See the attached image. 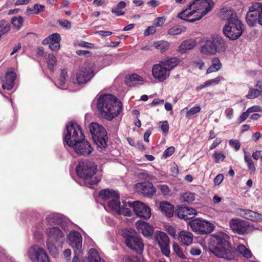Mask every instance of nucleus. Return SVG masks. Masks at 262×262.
<instances>
[{"label":"nucleus","mask_w":262,"mask_h":262,"mask_svg":"<svg viewBox=\"0 0 262 262\" xmlns=\"http://www.w3.org/2000/svg\"><path fill=\"white\" fill-rule=\"evenodd\" d=\"M28 254L29 258L33 262H50L45 250L37 245L31 247Z\"/></svg>","instance_id":"f8f14e48"},{"label":"nucleus","mask_w":262,"mask_h":262,"mask_svg":"<svg viewBox=\"0 0 262 262\" xmlns=\"http://www.w3.org/2000/svg\"><path fill=\"white\" fill-rule=\"evenodd\" d=\"M156 31V28L154 26L148 27L144 31V35L147 36L150 34L155 33Z\"/></svg>","instance_id":"13d9d810"},{"label":"nucleus","mask_w":262,"mask_h":262,"mask_svg":"<svg viewBox=\"0 0 262 262\" xmlns=\"http://www.w3.org/2000/svg\"><path fill=\"white\" fill-rule=\"evenodd\" d=\"M179 61V60L177 58L173 57L165 60L161 62V64L169 72L171 70L178 64Z\"/></svg>","instance_id":"2f4dec72"},{"label":"nucleus","mask_w":262,"mask_h":262,"mask_svg":"<svg viewBox=\"0 0 262 262\" xmlns=\"http://www.w3.org/2000/svg\"><path fill=\"white\" fill-rule=\"evenodd\" d=\"M230 226L233 231L241 235L246 233L249 228L248 222L240 219H232L230 222Z\"/></svg>","instance_id":"a211bd4d"},{"label":"nucleus","mask_w":262,"mask_h":262,"mask_svg":"<svg viewBox=\"0 0 262 262\" xmlns=\"http://www.w3.org/2000/svg\"><path fill=\"white\" fill-rule=\"evenodd\" d=\"M159 187L164 195H167L169 193V189L166 185H159Z\"/></svg>","instance_id":"0e129e2a"},{"label":"nucleus","mask_w":262,"mask_h":262,"mask_svg":"<svg viewBox=\"0 0 262 262\" xmlns=\"http://www.w3.org/2000/svg\"><path fill=\"white\" fill-rule=\"evenodd\" d=\"M159 208L161 211L167 217H171L173 215L174 206L166 201H162L160 203Z\"/></svg>","instance_id":"bb28decb"},{"label":"nucleus","mask_w":262,"mask_h":262,"mask_svg":"<svg viewBox=\"0 0 262 262\" xmlns=\"http://www.w3.org/2000/svg\"><path fill=\"white\" fill-rule=\"evenodd\" d=\"M57 242H47V248L50 254L54 258L58 257L59 254V248L56 245Z\"/></svg>","instance_id":"473e14b6"},{"label":"nucleus","mask_w":262,"mask_h":262,"mask_svg":"<svg viewBox=\"0 0 262 262\" xmlns=\"http://www.w3.org/2000/svg\"><path fill=\"white\" fill-rule=\"evenodd\" d=\"M97 170L94 163L89 160L79 161L76 167L77 176L84 180L85 183L90 186L97 184L101 177L95 176Z\"/></svg>","instance_id":"423d86ee"},{"label":"nucleus","mask_w":262,"mask_h":262,"mask_svg":"<svg viewBox=\"0 0 262 262\" xmlns=\"http://www.w3.org/2000/svg\"><path fill=\"white\" fill-rule=\"evenodd\" d=\"M89 262H103L101 260L98 252L94 249H91L89 251Z\"/></svg>","instance_id":"e433bc0d"},{"label":"nucleus","mask_w":262,"mask_h":262,"mask_svg":"<svg viewBox=\"0 0 262 262\" xmlns=\"http://www.w3.org/2000/svg\"><path fill=\"white\" fill-rule=\"evenodd\" d=\"M16 74L14 72H7L5 74V79L3 80L2 88L4 90L10 91L14 85Z\"/></svg>","instance_id":"b1692460"},{"label":"nucleus","mask_w":262,"mask_h":262,"mask_svg":"<svg viewBox=\"0 0 262 262\" xmlns=\"http://www.w3.org/2000/svg\"><path fill=\"white\" fill-rule=\"evenodd\" d=\"M169 46V42L164 40H160L154 43L155 48L160 50L161 52H165L168 49Z\"/></svg>","instance_id":"4c0bfd02"},{"label":"nucleus","mask_w":262,"mask_h":262,"mask_svg":"<svg viewBox=\"0 0 262 262\" xmlns=\"http://www.w3.org/2000/svg\"><path fill=\"white\" fill-rule=\"evenodd\" d=\"M137 177L140 180H147L150 178V175L147 171H143L136 173Z\"/></svg>","instance_id":"8fccbe9b"},{"label":"nucleus","mask_w":262,"mask_h":262,"mask_svg":"<svg viewBox=\"0 0 262 262\" xmlns=\"http://www.w3.org/2000/svg\"><path fill=\"white\" fill-rule=\"evenodd\" d=\"M246 19L250 26H254L257 23L262 26V3H255L249 7Z\"/></svg>","instance_id":"9d476101"},{"label":"nucleus","mask_w":262,"mask_h":262,"mask_svg":"<svg viewBox=\"0 0 262 262\" xmlns=\"http://www.w3.org/2000/svg\"><path fill=\"white\" fill-rule=\"evenodd\" d=\"M122 232L127 247L138 254H142L144 249V244L140 236L133 230L125 229Z\"/></svg>","instance_id":"1a4fd4ad"},{"label":"nucleus","mask_w":262,"mask_h":262,"mask_svg":"<svg viewBox=\"0 0 262 262\" xmlns=\"http://www.w3.org/2000/svg\"><path fill=\"white\" fill-rule=\"evenodd\" d=\"M210 250L216 256L231 260L234 258V250L226 237L221 235H214L209 242Z\"/></svg>","instance_id":"39448f33"},{"label":"nucleus","mask_w":262,"mask_h":262,"mask_svg":"<svg viewBox=\"0 0 262 262\" xmlns=\"http://www.w3.org/2000/svg\"><path fill=\"white\" fill-rule=\"evenodd\" d=\"M127 205H128V202L122 201V205H120L117 213L119 215H123L127 216H132V213L131 210L129 208L126 207Z\"/></svg>","instance_id":"f704fd0d"},{"label":"nucleus","mask_w":262,"mask_h":262,"mask_svg":"<svg viewBox=\"0 0 262 262\" xmlns=\"http://www.w3.org/2000/svg\"><path fill=\"white\" fill-rule=\"evenodd\" d=\"M128 206L132 208L135 213L140 217L147 219L151 216L149 207L141 202L136 201L134 203L128 202Z\"/></svg>","instance_id":"ddd939ff"},{"label":"nucleus","mask_w":262,"mask_h":262,"mask_svg":"<svg viewBox=\"0 0 262 262\" xmlns=\"http://www.w3.org/2000/svg\"><path fill=\"white\" fill-rule=\"evenodd\" d=\"M143 77L136 73L126 76L125 77V83L130 87L143 84Z\"/></svg>","instance_id":"a878e982"},{"label":"nucleus","mask_w":262,"mask_h":262,"mask_svg":"<svg viewBox=\"0 0 262 262\" xmlns=\"http://www.w3.org/2000/svg\"><path fill=\"white\" fill-rule=\"evenodd\" d=\"M237 249L239 253L242 254L245 257L248 258L251 257L252 253L251 251L245 246L239 245L238 246Z\"/></svg>","instance_id":"58836bf2"},{"label":"nucleus","mask_w":262,"mask_h":262,"mask_svg":"<svg viewBox=\"0 0 262 262\" xmlns=\"http://www.w3.org/2000/svg\"><path fill=\"white\" fill-rule=\"evenodd\" d=\"M122 106L121 102L112 94H102L97 100V108L99 116L108 121L118 116Z\"/></svg>","instance_id":"f03ea898"},{"label":"nucleus","mask_w":262,"mask_h":262,"mask_svg":"<svg viewBox=\"0 0 262 262\" xmlns=\"http://www.w3.org/2000/svg\"><path fill=\"white\" fill-rule=\"evenodd\" d=\"M196 213L195 209L184 206L179 207L175 212L176 215L179 218L184 220L192 219Z\"/></svg>","instance_id":"6ab92c4d"},{"label":"nucleus","mask_w":262,"mask_h":262,"mask_svg":"<svg viewBox=\"0 0 262 262\" xmlns=\"http://www.w3.org/2000/svg\"><path fill=\"white\" fill-rule=\"evenodd\" d=\"M196 45L195 41L192 39H188L183 41L179 47V51L184 53L187 50L193 49Z\"/></svg>","instance_id":"c85d7f7f"},{"label":"nucleus","mask_w":262,"mask_h":262,"mask_svg":"<svg viewBox=\"0 0 262 262\" xmlns=\"http://www.w3.org/2000/svg\"><path fill=\"white\" fill-rule=\"evenodd\" d=\"M173 250L176 253V254L183 259L186 258L185 256L183 254L182 249L180 248L179 246L177 243H174L173 244Z\"/></svg>","instance_id":"de8ad7c7"},{"label":"nucleus","mask_w":262,"mask_h":262,"mask_svg":"<svg viewBox=\"0 0 262 262\" xmlns=\"http://www.w3.org/2000/svg\"><path fill=\"white\" fill-rule=\"evenodd\" d=\"M224 179V176L223 174H217L214 179V183L215 185H220Z\"/></svg>","instance_id":"680f3d73"},{"label":"nucleus","mask_w":262,"mask_h":262,"mask_svg":"<svg viewBox=\"0 0 262 262\" xmlns=\"http://www.w3.org/2000/svg\"><path fill=\"white\" fill-rule=\"evenodd\" d=\"M50 38V42H60L61 40V37L59 34L58 33H54L49 36Z\"/></svg>","instance_id":"5fc2aeb1"},{"label":"nucleus","mask_w":262,"mask_h":262,"mask_svg":"<svg viewBox=\"0 0 262 262\" xmlns=\"http://www.w3.org/2000/svg\"><path fill=\"white\" fill-rule=\"evenodd\" d=\"M213 156L215 158L216 163L219 162L220 160H224L225 158V155L221 152H215Z\"/></svg>","instance_id":"bf43d9fd"},{"label":"nucleus","mask_w":262,"mask_h":262,"mask_svg":"<svg viewBox=\"0 0 262 262\" xmlns=\"http://www.w3.org/2000/svg\"><path fill=\"white\" fill-rule=\"evenodd\" d=\"M56 62V58L52 54H50L48 55V67L50 71H53L54 66Z\"/></svg>","instance_id":"49530a36"},{"label":"nucleus","mask_w":262,"mask_h":262,"mask_svg":"<svg viewBox=\"0 0 262 262\" xmlns=\"http://www.w3.org/2000/svg\"><path fill=\"white\" fill-rule=\"evenodd\" d=\"M5 25V26L0 30V33L2 35L7 33L10 30V25L8 23H6Z\"/></svg>","instance_id":"774afa93"},{"label":"nucleus","mask_w":262,"mask_h":262,"mask_svg":"<svg viewBox=\"0 0 262 262\" xmlns=\"http://www.w3.org/2000/svg\"><path fill=\"white\" fill-rule=\"evenodd\" d=\"M152 73L154 77L160 81H164L169 74V72L162 64H155L152 68Z\"/></svg>","instance_id":"412c9836"},{"label":"nucleus","mask_w":262,"mask_h":262,"mask_svg":"<svg viewBox=\"0 0 262 262\" xmlns=\"http://www.w3.org/2000/svg\"><path fill=\"white\" fill-rule=\"evenodd\" d=\"M11 22L15 28L19 29L23 25L24 19L21 16H14L12 18Z\"/></svg>","instance_id":"a19ab883"},{"label":"nucleus","mask_w":262,"mask_h":262,"mask_svg":"<svg viewBox=\"0 0 262 262\" xmlns=\"http://www.w3.org/2000/svg\"><path fill=\"white\" fill-rule=\"evenodd\" d=\"M193 231L200 234H207L213 231L214 225L205 220L196 219L189 222Z\"/></svg>","instance_id":"9b49d317"},{"label":"nucleus","mask_w":262,"mask_h":262,"mask_svg":"<svg viewBox=\"0 0 262 262\" xmlns=\"http://www.w3.org/2000/svg\"><path fill=\"white\" fill-rule=\"evenodd\" d=\"M156 241L158 243L163 254L169 257L170 253L169 239L167 235L162 231H157L155 235Z\"/></svg>","instance_id":"2eb2a0df"},{"label":"nucleus","mask_w":262,"mask_h":262,"mask_svg":"<svg viewBox=\"0 0 262 262\" xmlns=\"http://www.w3.org/2000/svg\"><path fill=\"white\" fill-rule=\"evenodd\" d=\"M125 6L126 3L124 2H120L115 7L112 9V12L117 16L123 15L124 14V12H123L122 10Z\"/></svg>","instance_id":"c9c22d12"},{"label":"nucleus","mask_w":262,"mask_h":262,"mask_svg":"<svg viewBox=\"0 0 262 262\" xmlns=\"http://www.w3.org/2000/svg\"><path fill=\"white\" fill-rule=\"evenodd\" d=\"M194 194L191 192L184 193L180 196V200L182 202L190 203L194 201Z\"/></svg>","instance_id":"ea45409f"},{"label":"nucleus","mask_w":262,"mask_h":262,"mask_svg":"<svg viewBox=\"0 0 262 262\" xmlns=\"http://www.w3.org/2000/svg\"><path fill=\"white\" fill-rule=\"evenodd\" d=\"M117 192L108 189L101 190L99 193V196L104 200H110L114 196H116Z\"/></svg>","instance_id":"72a5a7b5"},{"label":"nucleus","mask_w":262,"mask_h":262,"mask_svg":"<svg viewBox=\"0 0 262 262\" xmlns=\"http://www.w3.org/2000/svg\"><path fill=\"white\" fill-rule=\"evenodd\" d=\"M136 226L139 233L148 238H151L154 233L152 226L145 222H137Z\"/></svg>","instance_id":"4be33fe9"},{"label":"nucleus","mask_w":262,"mask_h":262,"mask_svg":"<svg viewBox=\"0 0 262 262\" xmlns=\"http://www.w3.org/2000/svg\"><path fill=\"white\" fill-rule=\"evenodd\" d=\"M222 67V63L218 58L213 57L211 61V65L207 70L206 74H209L219 71Z\"/></svg>","instance_id":"7c9ffc66"},{"label":"nucleus","mask_w":262,"mask_h":262,"mask_svg":"<svg viewBox=\"0 0 262 262\" xmlns=\"http://www.w3.org/2000/svg\"><path fill=\"white\" fill-rule=\"evenodd\" d=\"M201 110L200 106H194L188 110L186 113V117L190 118L196 113H199Z\"/></svg>","instance_id":"09e8293b"},{"label":"nucleus","mask_w":262,"mask_h":262,"mask_svg":"<svg viewBox=\"0 0 262 262\" xmlns=\"http://www.w3.org/2000/svg\"><path fill=\"white\" fill-rule=\"evenodd\" d=\"M45 7L42 5L35 4L33 9H31L29 8H27V10L32 12L34 14H38L39 13L44 11Z\"/></svg>","instance_id":"c03bdc74"},{"label":"nucleus","mask_w":262,"mask_h":262,"mask_svg":"<svg viewBox=\"0 0 262 262\" xmlns=\"http://www.w3.org/2000/svg\"><path fill=\"white\" fill-rule=\"evenodd\" d=\"M58 23L59 25L62 26L63 28H65L66 29H70L71 28V24L69 20L65 19H59L58 20Z\"/></svg>","instance_id":"864d4df0"},{"label":"nucleus","mask_w":262,"mask_h":262,"mask_svg":"<svg viewBox=\"0 0 262 262\" xmlns=\"http://www.w3.org/2000/svg\"><path fill=\"white\" fill-rule=\"evenodd\" d=\"M229 145L233 147L236 151L238 150L241 147V143L238 140H230L229 141Z\"/></svg>","instance_id":"603ef678"},{"label":"nucleus","mask_w":262,"mask_h":262,"mask_svg":"<svg viewBox=\"0 0 262 262\" xmlns=\"http://www.w3.org/2000/svg\"><path fill=\"white\" fill-rule=\"evenodd\" d=\"M74 256L72 262H86V259H84L81 255V252H74Z\"/></svg>","instance_id":"3c124183"},{"label":"nucleus","mask_w":262,"mask_h":262,"mask_svg":"<svg viewBox=\"0 0 262 262\" xmlns=\"http://www.w3.org/2000/svg\"><path fill=\"white\" fill-rule=\"evenodd\" d=\"M46 221L50 225H59L62 229H65V222L61 214L52 213L47 216Z\"/></svg>","instance_id":"393cba45"},{"label":"nucleus","mask_w":262,"mask_h":262,"mask_svg":"<svg viewBox=\"0 0 262 262\" xmlns=\"http://www.w3.org/2000/svg\"><path fill=\"white\" fill-rule=\"evenodd\" d=\"M210 0H195L188 7L178 13V17L189 23L199 20L209 12L212 7Z\"/></svg>","instance_id":"7ed1b4c3"},{"label":"nucleus","mask_w":262,"mask_h":262,"mask_svg":"<svg viewBox=\"0 0 262 262\" xmlns=\"http://www.w3.org/2000/svg\"><path fill=\"white\" fill-rule=\"evenodd\" d=\"M227 47L225 39L219 35H213L203 41L200 47V52L206 55H214L217 53H224Z\"/></svg>","instance_id":"0eeeda50"},{"label":"nucleus","mask_w":262,"mask_h":262,"mask_svg":"<svg viewBox=\"0 0 262 262\" xmlns=\"http://www.w3.org/2000/svg\"><path fill=\"white\" fill-rule=\"evenodd\" d=\"M182 32V28L180 26H175L168 31V34L176 35L180 34Z\"/></svg>","instance_id":"a18cd8bd"},{"label":"nucleus","mask_w":262,"mask_h":262,"mask_svg":"<svg viewBox=\"0 0 262 262\" xmlns=\"http://www.w3.org/2000/svg\"><path fill=\"white\" fill-rule=\"evenodd\" d=\"M124 262H143L140 259L134 256L125 257Z\"/></svg>","instance_id":"6e6d98bb"},{"label":"nucleus","mask_w":262,"mask_h":262,"mask_svg":"<svg viewBox=\"0 0 262 262\" xmlns=\"http://www.w3.org/2000/svg\"><path fill=\"white\" fill-rule=\"evenodd\" d=\"M175 149L173 146H170L167 148L163 153V156L167 158L171 156L174 152Z\"/></svg>","instance_id":"4d7b16f0"},{"label":"nucleus","mask_w":262,"mask_h":262,"mask_svg":"<svg viewBox=\"0 0 262 262\" xmlns=\"http://www.w3.org/2000/svg\"><path fill=\"white\" fill-rule=\"evenodd\" d=\"M60 42H51L50 43L49 48L52 51H57L60 48Z\"/></svg>","instance_id":"69168bd1"},{"label":"nucleus","mask_w":262,"mask_h":262,"mask_svg":"<svg viewBox=\"0 0 262 262\" xmlns=\"http://www.w3.org/2000/svg\"><path fill=\"white\" fill-rule=\"evenodd\" d=\"M161 123V129L164 133H167L169 130V124L167 121L160 122Z\"/></svg>","instance_id":"052dcab7"},{"label":"nucleus","mask_w":262,"mask_h":262,"mask_svg":"<svg viewBox=\"0 0 262 262\" xmlns=\"http://www.w3.org/2000/svg\"><path fill=\"white\" fill-rule=\"evenodd\" d=\"M68 77L67 71L65 69L61 70L60 75L59 78V85L64 86L67 83L66 78Z\"/></svg>","instance_id":"37998d69"},{"label":"nucleus","mask_w":262,"mask_h":262,"mask_svg":"<svg viewBox=\"0 0 262 262\" xmlns=\"http://www.w3.org/2000/svg\"><path fill=\"white\" fill-rule=\"evenodd\" d=\"M238 214L240 216L253 222H262V214L253 210L245 209H239Z\"/></svg>","instance_id":"aec40b11"},{"label":"nucleus","mask_w":262,"mask_h":262,"mask_svg":"<svg viewBox=\"0 0 262 262\" xmlns=\"http://www.w3.org/2000/svg\"><path fill=\"white\" fill-rule=\"evenodd\" d=\"M63 143L72 147L79 155L89 156L93 151L90 143L85 139L81 127L72 121L66 125Z\"/></svg>","instance_id":"f257e3e1"},{"label":"nucleus","mask_w":262,"mask_h":262,"mask_svg":"<svg viewBox=\"0 0 262 262\" xmlns=\"http://www.w3.org/2000/svg\"><path fill=\"white\" fill-rule=\"evenodd\" d=\"M261 90L257 89L250 88L248 94L246 95L248 99H252L257 97L261 94Z\"/></svg>","instance_id":"79ce46f5"},{"label":"nucleus","mask_w":262,"mask_h":262,"mask_svg":"<svg viewBox=\"0 0 262 262\" xmlns=\"http://www.w3.org/2000/svg\"><path fill=\"white\" fill-rule=\"evenodd\" d=\"M168 233L173 236L174 238L176 236V229L171 226H168L167 228Z\"/></svg>","instance_id":"338daca9"},{"label":"nucleus","mask_w":262,"mask_h":262,"mask_svg":"<svg viewBox=\"0 0 262 262\" xmlns=\"http://www.w3.org/2000/svg\"><path fill=\"white\" fill-rule=\"evenodd\" d=\"M223 19L227 20V24L223 28V33L231 40L238 39L243 34L244 25L238 19L236 13L231 9L224 11L222 9Z\"/></svg>","instance_id":"20e7f679"},{"label":"nucleus","mask_w":262,"mask_h":262,"mask_svg":"<svg viewBox=\"0 0 262 262\" xmlns=\"http://www.w3.org/2000/svg\"><path fill=\"white\" fill-rule=\"evenodd\" d=\"M89 129L94 142L102 151L107 146L108 136L105 128L97 122L89 125Z\"/></svg>","instance_id":"6e6552de"},{"label":"nucleus","mask_w":262,"mask_h":262,"mask_svg":"<svg viewBox=\"0 0 262 262\" xmlns=\"http://www.w3.org/2000/svg\"><path fill=\"white\" fill-rule=\"evenodd\" d=\"M94 76L91 66L84 64L76 74V80L78 84H85Z\"/></svg>","instance_id":"4468645a"},{"label":"nucleus","mask_w":262,"mask_h":262,"mask_svg":"<svg viewBox=\"0 0 262 262\" xmlns=\"http://www.w3.org/2000/svg\"><path fill=\"white\" fill-rule=\"evenodd\" d=\"M138 191L145 196H151L156 192V188L154 187L151 182H141L136 184Z\"/></svg>","instance_id":"5701e85b"},{"label":"nucleus","mask_w":262,"mask_h":262,"mask_svg":"<svg viewBox=\"0 0 262 262\" xmlns=\"http://www.w3.org/2000/svg\"><path fill=\"white\" fill-rule=\"evenodd\" d=\"M165 19L164 17H159L155 20V25L157 27L161 26L165 22Z\"/></svg>","instance_id":"e2e57ef3"},{"label":"nucleus","mask_w":262,"mask_h":262,"mask_svg":"<svg viewBox=\"0 0 262 262\" xmlns=\"http://www.w3.org/2000/svg\"><path fill=\"white\" fill-rule=\"evenodd\" d=\"M67 238L69 245L73 248L74 252H81L82 238L80 233L73 230L67 235Z\"/></svg>","instance_id":"f3484780"},{"label":"nucleus","mask_w":262,"mask_h":262,"mask_svg":"<svg viewBox=\"0 0 262 262\" xmlns=\"http://www.w3.org/2000/svg\"><path fill=\"white\" fill-rule=\"evenodd\" d=\"M48 239L47 242H57L61 246L65 240L64 233L58 227H49L47 230Z\"/></svg>","instance_id":"dca6fc26"},{"label":"nucleus","mask_w":262,"mask_h":262,"mask_svg":"<svg viewBox=\"0 0 262 262\" xmlns=\"http://www.w3.org/2000/svg\"><path fill=\"white\" fill-rule=\"evenodd\" d=\"M179 239L185 245H189L192 242L193 235L188 232L181 231L179 235Z\"/></svg>","instance_id":"cd10ccee"},{"label":"nucleus","mask_w":262,"mask_h":262,"mask_svg":"<svg viewBox=\"0 0 262 262\" xmlns=\"http://www.w3.org/2000/svg\"><path fill=\"white\" fill-rule=\"evenodd\" d=\"M119 198V195L117 193L116 194V196H114L107 202V206L109 208L115 211L116 213L118 212L121 205L120 202L118 201Z\"/></svg>","instance_id":"c756f323"}]
</instances>
